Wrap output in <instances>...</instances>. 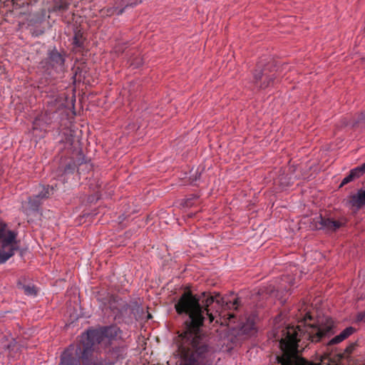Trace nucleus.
<instances>
[{
  "mask_svg": "<svg viewBox=\"0 0 365 365\" xmlns=\"http://www.w3.org/2000/svg\"><path fill=\"white\" fill-rule=\"evenodd\" d=\"M53 189V186H51V187L49 186H42L41 187V190L39 191V192L36 195L42 200L43 199L48 198L49 197V195H51V191Z\"/></svg>",
  "mask_w": 365,
  "mask_h": 365,
  "instance_id": "nucleus-17",
  "label": "nucleus"
},
{
  "mask_svg": "<svg viewBox=\"0 0 365 365\" xmlns=\"http://www.w3.org/2000/svg\"><path fill=\"white\" fill-rule=\"evenodd\" d=\"M41 118H36L33 123V128L34 130L38 129V126L40 125Z\"/></svg>",
  "mask_w": 365,
  "mask_h": 365,
  "instance_id": "nucleus-22",
  "label": "nucleus"
},
{
  "mask_svg": "<svg viewBox=\"0 0 365 365\" xmlns=\"http://www.w3.org/2000/svg\"><path fill=\"white\" fill-rule=\"evenodd\" d=\"M6 224L0 222V241L3 248L16 247L17 242L16 241V233L14 231H6Z\"/></svg>",
  "mask_w": 365,
  "mask_h": 365,
  "instance_id": "nucleus-7",
  "label": "nucleus"
},
{
  "mask_svg": "<svg viewBox=\"0 0 365 365\" xmlns=\"http://www.w3.org/2000/svg\"><path fill=\"white\" fill-rule=\"evenodd\" d=\"M104 305L110 309L115 319L123 317L127 314L129 309V305L126 302L113 296H110L108 299V304L105 303Z\"/></svg>",
  "mask_w": 365,
  "mask_h": 365,
  "instance_id": "nucleus-6",
  "label": "nucleus"
},
{
  "mask_svg": "<svg viewBox=\"0 0 365 365\" xmlns=\"http://www.w3.org/2000/svg\"><path fill=\"white\" fill-rule=\"evenodd\" d=\"M270 66L262 65L259 63L257 69L255 71L253 77L254 82L260 88H266L269 87L275 78V73L273 71L269 70Z\"/></svg>",
  "mask_w": 365,
  "mask_h": 365,
  "instance_id": "nucleus-3",
  "label": "nucleus"
},
{
  "mask_svg": "<svg viewBox=\"0 0 365 365\" xmlns=\"http://www.w3.org/2000/svg\"><path fill=\"white\" fill-rule=\"evenodd\" d=\"M37 0H34L36 1ZM68 4L65 0H52L51 4L48 7L51 11H63L68 9Z\"/></svg>",
  "mask_w": 365,
  "mask_h": 365,
  "instance_id": "nucleus-13",
  "label": "nucleus"
},
{
  "mask_svg": "<svg viewBox=\"0 0 365 365\" xmlns=\"http://www.w3.org/2000/svg\"><path fill=\"white\" fill-rule=\"evenodd\" d=\"M120 333V328L114 325L88 330L81 335V345L76 346L74 344H70L63 351L58 365H81L80 359L88 361L96 344L101 343L106 338L109 340L115 339Z\"/></svg>",
  "mask_w": 365,
  "mask_h": 365,
  "instance_id": "nucleus-2",
  "label": "nucleus"
},
{
  "mask_svg": "<svg viewBox=\"0 0 365 365\" xmlns=\"http://www.w3.org/2000/svg\"><path fill=\"white\" fill-rule=\"evenodd\" d=\"M306 316L308 317L309 319H311L310 316L308 314H306Z\"/></svg>",
  "mask_w": 365,
  "mask_h": 365,
  "instance_id": "nucleus-26",
  "label": "nucleus"
},
{
  "mask_svg": "<svg viewBox=\"0 0 365 365\" xmlns=\"http://www.w3.org/2000/svg\"><path fill=\"white\" fill-rule=\"evenodd\" d=\"M354 179L353 176L351 175V173L349 172V175H346L343 180L341 182L340 187L344 186V185L353 181Z\"/></svg>",
  "mask_w": 365,
  "mask_h": 365,
  "instance_id": "nucleus-20",
  "label": "nucleus"
},
{
  "mask_svg": "<svg viewBox=\"0 0 365 365\" xmlns=\"http://www.w3.org/2000/svg\"><path fill=\"white\" fill-rule=\"evenodd\" d=\"M346 205L356 210H359L365 205V189H359L356 193L350 195L346 202Z\"/></svg>",
  "mask_w": 365,
  "mask_h": 365,
  "instance_id": "nucleus-8",
  "label": "nucleus"
},
{
  "mask_svg": "<svg viewBox=\"0 0 365 365\" xmlns=\"http://www.w3.org/2000/svg\"><path fill=\"white\" fill-rule=\"evenodd\" d=\"M356 319L357 322H365V312L359 313Z\"/></svg>",
  "mask_w": 365,
  "mask_h": 365,
  "instance_id": "nucleus-21",
  "label": "nucleus"
},
{
  "mask_svg": "<svg viewBox=\"0 0 365 365\" xmlns=\"http://www.w3.org/2000/svg\"><path fill=\"white\" fill-rule=\"evenodd\" d=\"M240 304L238 297L232 302L221 297L219 293L212 295L202 292L193 295L185 292L180 297L175 305L176 312L188 316L185 330L176 341L179 354L184 359L183 365H212L209 346L200 328L212 323L220 316L222 308L236 309Z\"/></svg>",
  "mask_w": 365,
  "mask_h": 365,
  "instance_id": "nucleus-1",
  "label": "nucleus"
},
{
  "mask_svg": "<svg viewBox=\"0 0 365 365\" xmlns=\"http://www.w3.org/2000/svg\"><path fill=\"white\" fill-rule=\"evenodd\" d=\"M126 354V349L123 346H116L112 349L110 355L115 360H101L95 365H114L115 362L122 359Z\"/></svg>",
  "mask_w": 365,
  "mask_h": 365,
  "instance_id": "nucleus-9",
  "label": "nucleus"
},
{
  "mask_svg": "<svg viewBox=\"0 0 365 365\" xmlns=\"http://www.w3.org/2000/svg\"><path fill=\"white\" fill-rule=\"evenodd\" d=\"M73 44L76 48H81L83 46V40L80 33H76L73 38Z\"/></svg>",
  "mask_w": 365,
  "mask_h": 365,
  "instance_id": "nucleus-19",
  "label": "nucleus"
},
{
  "mask_svg": "<svg viewBox=\"0 0 365 365\" xmlns=\"http://www.w3.org/2000/svg\"><path fill=\"white\" fill-rule=\"evenodd\" d=\"M20 288L24 290L25 294L31 297H35L37 294V290L33 284H20Z\"/></svg>",
  "mask_w": 365,
  "mask_h": 365,
  "instance_id": "nucleus-16",
  "label": "nucleus"
},
{
  "mask_svg": "<svg viewBox=\"0 0 365 365\" xmlns=\"http://www.w3.org/2000/svg\"><path fill=\"white\" fill-rule=\"evenodd\" d=\"M362 122H365V113H361L359 116H358V118H357V120L356 123H362Z\"/></svg>",
  "mask_w": 365,
  "mask_h": 365,
  "instance_id": "nucleus-23",
  "label": "nucleus"
},
{
  "mask_svg": "<svg viewBox=\"0 0 365 365\" xmlns=\"http://www.w3.org/2000/svg\"><path fill=\"white\" fill-rule=\"evenodd\" d=\"M354 179H356L362 176L365 173V163L362 165L357 166L350 170Z\"/></svg>",
  "mask_w": 365,
  "mask_h": 365,
  "instance_id": "nucleus-15",
  "label": "nucleus"
},
{
  "mask_svg": "<svg viewBox=\"0 0 365 365\" xmlns=\"http://www.w3.org/2000/svg\"><path fill=\"white\" fill-rule=\"evenodd\" d=\"M83 163H84V160H83L81 161L80 164H83Z\"/></svg>",
  "mask_w": 365,
  "mask_h": 365,
  "instance_id": "nucleus-27",
  "label": "nucleus"
},
{
  "mask_svg": "<svg viewBox=\"0 0 365 365\" xmlns=\"http://www.w3.org/2000/svg\"><path fill=\"white\" fill-rule=\"evenodd\" d=\"M355 331V329L352 327H349L344 329L339 335L333 337L330 341V344H336L341 342L345 339L349 337Z\"/></svg>",
  "mask_w": 365,
  "mask_h": 365,
  "instance_id": "nucleus-11",
  "label": "nucleus"
},
{
  "mask_svg": "<svg viewBox=\"0 0 365 365\" xmlns=\"http://www.w3.org/2000/svg\"><path fill=\"white\" fill-rule=\"evenodd\" d=\"M16 250V247L0 248V264L5 263L10 257H11Z\"/></svg>",
  "mask_w": 365,
  "mask_h": 365,
  "instance_id": "nucleus-14",
  "label": "nucleus"
},
{
  "mask_svg": "<svg viewBox=\"0 0 365 365\" xmlns=\"http://www.w3.org/2000/svg\"><path fill=\"white\" fill-rule=\"evenodd\" d=\"M229 316H230V317H229V319H230V321H231V319H232V318H234V317H235V315H234V314H230Z\"/></svg>",
  "mask_w": 365,
  "mask_h": 365,
  "instance_id": "nucleus-24",
  "label": "nucleus"
},
{
  "mask_svg": "<svg viewBox=\"0 0 365 365\" xmlns=\"http://www.w3.org/2000/svg\"><path fill=\"white\" fill-rule=\"evenodd\" d=\"M311 224L313 229L324 230L327 232H334L342 226L341 222L323 217L322 215L314 217Z\"/></svg>",
  "mask_w": 365,
  "mask_h": 365,
  "instance_id": "nucleus-5",
  "label": "nucleus"
},
{
  "mask_svg": "<svg viewBox=\"0 0 365 365\" xmlns=\"http://www.w3.org/2000/svg\"><path fill=\"white\" fill-rule=\"evenodd\" d=\"M48 59L51 66L56 68H61L65 61L63 56L56 49L49 52Z\"/></svg>",
  "mask_w": 365,
  "mask_h": 365,
  "instance_id": "nucleus-10",
  "label": "nucleus"
},
{
  "mask_svg": "<svg viewBox=\"0 0 365 365\" xmlns=\"http://www.w3.org/2000/svg\"><path fill=\"white\" fill-rule=\"evenodd\" d=\"M48 104L51 106L52 105V101H48Z\"/></svg>",
  "mask_w": 365,
  "mask_h": 365,
  "instance_id": "nucleus-25",
  "label": "nucleus"
},
{
  "mask_svg": "<svg viewBox=\"0 0 365 365\" xmlns=\"http://www.w3.org/2000/svg\"><path fill=\"white\" fill-rule=\"evenodd\" d=\"M141 2L142 0H115L113 6L103 9L101 13L102 16H120L125 12L127 9L136 6Z\"/></svg>",
  "mask_w": 365,
  "mask_h": 365,
  "instance_id": "nucleus-4",
  "label": "nucleus"
},
{
  "mask_svg": "<svg viewBox=\"0 0 365 365\" xmlns=\"http://www.w3.org/2000/svg\"><path fill=\"white\" fill-rule=\"evenodd\" d=\"M242 324L241 329L244 331H249L250 330H252L255 327V321L254 318L249 317L246 319V322H242L240 323Z\"/></svg>",
  "mask_w": 365,
  "mask_h": 365,
  "instance_id": "nucleus-18",
  "label": "nucleus"
},
{
  "mask_svg": "<svg viewBox=\"0 0 365 365\" xmlns=\"http://www.w3.org/2000/svg\"><path fill=\"white\" fill-rule=\"evenodd\" d=\"M29 208L26 209L25 212L26 215H30L33 212H38L41 204V200L36 195L29 197Z\"/></svg>",
  "mask_w": 365,
  "mask_h": 365,
  "instance_id": "nucleus-12",
  "label": "nucleus"
}]
</instances>
